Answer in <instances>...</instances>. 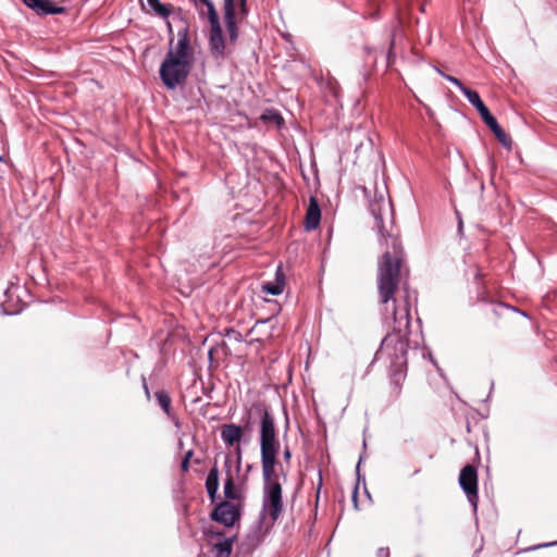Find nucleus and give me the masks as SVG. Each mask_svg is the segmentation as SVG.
I'll use <instances>...</instances> for the list:
<instances>
[{
    "mask_svg": "<svg viewBox=\"0 0 557 557\" xmlns=\"http://www.w3.org/2000/svg\"><path fill=\"white\" fill-rule=\"evenodd\" d=\"M467 431L470 432V423L467 422Z\"/></svg>",
    "mask_w": 557,
    "mask_h": 557,
    "instance_id": "nucleus-44",
    "label": "nucleus"
},
{
    "mask_svg": "<svg viewBox=\"0 0 557 557\" xmlns=\"http://www.w3.org/2000/svg\"><path fill=\"white\" fill-rule=\"evenodd\" d=\"M283 457H284V460L286 462H289V460L292 458V451H290L288 446L285 447L284 453H283Z\"/></svg>",
    "mask_w": 557,
    "mask_h": 557,
    "instance_id": "nucleus-31",
    "label": "nucleus"
},
{
    "mask_svg": "<svg viewBox=\"0 0 557 557\" xmlns=\"http://www.w3.org/2000/svg\"><path fill=\"white\" fill-rule=\"evenodd\" d=\"M248 429V425H245ZM244 437V428L242 425L230 423L221 428V438L226 446L233 447L239 444Z\"/></svg>",
    "mask_w": 557,
    "mask_h": 557,
    "instance_id": "nucleus-10",
    "label": "nucleus"
},
{
    "mask_svg": "<svg viewBox=\"0 0 557 557\" xmlns=\"http://www.w3.org/2000/svg\"><path fill=\"white\" fill-rule=\"evenodd\" d=\"M552 546H557V541L549 542V543L539 544V545H535V546L529 547V548H527L525 550H536V549H540V548H544V547H552Z\"/></svg>",
    "mask_w": 557,
    "mask_h": 557,
    "instance_id": "nucleus-27",
    "label": "nucleus"
},
{
    "mask_svg": "<svg viewBox=\"0 0 557 557\" xmlns=\"http://www.w3.org/2000/svg\"><path fill=\"white\" fill-rule=\"evenodd\" d=\"M382 349H383V339H381V342H380L379 348H377V350L375 352V356H374V360L379 359V356H380Z\"/></svg>",
    "mask_w": 557,
    "mask_h": 557,
    "instance_id": "nucleus-33",
    "label": "nucleus"
},
{
    "mask_svg": "<svg viewBox=\"0 0 557 557\" xmlns=\"http://www.w3.org/2000/svg\"><path fill=\"white\" fill-rule=\"evenodd\" d=\"M442 77L454 84L460 90V92L467 98V100L471 97V95L476 92V90L467 87L459 78L455 76L442 74Z\"/></svg>",
    "mask_w": 557,
    "mask_h": 557,
    "instance_id": "nucleus-20",
    "label": "nucleus"
},
{
    "mask_svg": "<svg viewBox=\"0 0 557 557\" xmlns=\"http://www.w3.org/2000/svg\"><path fill=\"white\" fill-rule=\"evenodd\" d=\"M143 387L145 389V394H146L147 398H150V391H149V387H148V384H147V381L145 377H143Z\"/></svg>",
    "mask_w": 557,
    "mask_h": 557,
    "instance_id": "nucleus-32",
    "label": "nucleus"
},
{
    "mask_svg": "<svg viewBox=\"0 0 557 557\" xmlns=\"http://www.w3.org/2000/svg\"><path fill=\"white\" fill-rule=\"evenodd\" d=\"M385 363L388 362L389 404L398 400L408 371L410 314L407 307L397 309L394 297L399 284L408 288L409 268L398 235L385 232Z\"/></svg>",
    "mask_w": 557,
    "mask_h": 557,
    "instance_id": "nucleus-1",
    "label": "nucleus"
},
{
    "mask_svg": "<svg viewBox=\"0 0 557 557\" xmlns=\"http://www.w3.org/2000/svg\"><path fill=\"white\" fill-rule=\"evenodd\" d=\"M147 4L156 15L166 18L170 13L171 9L166 5L160 2V0H147Z\"/></svg>",
    "mask_w": 557,
    "mask_h": 557,
    "instance_id": "nucleus-19",
    "label": "nucleus"
},
{
    "mask_svg": "<svg viewBox=\"0 0 557 557\" xmlns=\"http://www.w3.org/2000/svg\"><path fill=\"white\" fill-rule=\"evenodd\" d=\"M362 191L368 201V210L375 221L374 230L376 231L379 240L381 242L383 238V197L381 195H377L376 188L373 197L371 196L370 190L364 186L362 187Z\"/></svg>",
    "mask_w": 557,
    "mask_h": 557,
    "instance_id": "nucleus-7",
    "label": "nucleus"
},
{
    "mask_svg": "<svg viewBox=\"0 0 557 557\" xmlns=\"http://www.w3.org/2000/svg\"><path fill=\"white\" fill-rule=\"evenodd\" d=\"M11 293H12V289H11V288H8V289L4 292V295H5L7 297H9V296L11 295Z\"/></svg>",
    "mask_w": 557,
    "mask_h": 557,
    "instance_id": "nucleus-41",
    "label": "nucleus"
},
{
    "mask_svg": "<svg viewBox=\"0 0 557 557\" xmlns=\"http://www.w3.org/2000/svg\"><path fill=\"white\" fill-rule=\"evenodd\" d=\"M321 209L315 197L311 196L306 212L305 228L306 231H313L320 225Z\"/></svg>",
    "mask_w": 557,
    "mask_h": 557,
    "instance_id": "nucleus-11",
    "label": "nucleus"
},
{
    "mask_svg": "<svg viewBox=\"0 0 557 557\" xmlns=\"http://www.w3.org/2000/svg\"><path fill=\"white\" fill-rule=\"evenodd\" d=\"M215 352L216 355H222L223 357H227L231 355L230 347L224 341H221V343H218L215 345Z\"/></svg>",
    "mask_w": 557,
    "mask_h": 557,
    "instance_id": "nucleus-25",
    "label": "nucleus"
},
{
    "mask_svg": "<svg viewBox=\"0 0 557 557\" xmlns=\"http://www.w3.org/2000/svg\"><path fill=\"white\" fill-rule=\"evenodd\" d=\"M382 553H383V548H382V547L377 548V550H376V556H377V557H381V554H382Z\"/></svg>",
    "mask_w": 557,
    "mask_h": 557,
    "instance_id": "nucleus-40",
    "label": "nucleus"
},
{
    "mask_svg": "<svg viewBox=\"0 0 557 557\" xmlns=\"http://www.w3.org/2000/svg\"><path fill=\"white\" fill-rule=\"evenodd\" d=\"M455 214H456V218H457V222L459 220H462L461 213H460V211L458 209H455Z\"/></svg>",
    "mask_w": 557,
    "mask_h": 557,
    "instance_id": "nucleus-37",
    "label": "nucleus"
},
{
    "mask_svg": "<svg viewBox=\"0 0 557 557\" xmlns=\"http://www.w3.org/2000/svg\"><path fill=\"white\" fill-rule=\"evenodd\" d=\"M200 1L208 9V18H209L210 26L221 24L219 15L216 13V10H215V7H214L213 2L211 0H200Z\"/></svg>",
    "mask_w": 557,
    "mask_h": 557,
    "instance_id": "nucleus-21",
    "label": "nucleus"
},
{
    "mask_svg": "<svg viewBox=\"0 0 557 557\" xmlns=\"http://www.w3.org/2000/svg\"><path fill=\"white\" fill-rule=\"evenodd\" d=\"M214 355H216V352H215V346H214V347H211V348L209 349L208 357H209L210 361H212V359H213V356H214Z\"/></svg>",
    "mask_w": 557,
    "mask_h": 557,
    "instance_id": "nucleus-34",
    "label": "nucleus"
},
{
    "mask_svg": "<svg viewBox=\"0 0 557 557\" xmlns=\"http://www.w3.org/2000/svg\"><path fill=\"white\" fill-rule=\"evenodd\" d=\"M239 13L243 17L248 15L247 0H239Z\"/></svg>",
    "mask_w": 557,
    "mask_h": 557,
    "instance_id": "nucleus-28",
    "label": "nucleus"
},
{
    "mask_svg": "<svg viewBox=\"0 0 557 557\" xmlns=\"http://www.w3.org/2000/svg\"><path fill=\"white\" fill-rule=\"evenodd\" d=\"M428 356H429V360H430L434 366H437V362H436V360L433 358L432 354H431V352H429V355H428Z\"/></svg>",
    "mask_w": 557,
    "mask_h": 557,
    "instance_id": "nucleus-38",
    "label": "nucleus"
},
{
    "mask_svg": "<svg viewBox=\"0 0 557 557\" xmlns=\"http://www.w3.org/2000/svg\"><path fill=\"white\" fill-rule=\"evenodd\" d=\"M377 292L381 301H383V255L377 257Z\"/></svg>",
    "mask_w": 557,
    "mask_h": 557,
    "instance_id": "nucleus-22",
    "label": "nucleus"
},
{
    "mask_svg": "<svg viewBox=\"0 0 557 557\" xmlns=\"http://www.w3.org/2000/svg\"><path fill=\"white\" fill-rule=\"evenodd\" d=\"M458 482L461 490L466 494L467 499L473 509V512L476 513L479 503L476 468L472 465H466L459 473Z\"/></svg>",
    "mask_w": 557,
    "mask_h": 557,
    "instance_id": "nucleus-5",
    "label": "nucleus"
},
{
    "mask_svg": "<svg viewBox=\"0 0 557 557\" xmlns=\"http://www.w3.org/2000/svg\"><path fill=\"white\" fill-rule=\"evenodd\" d=\"M223 492H224V497L228 502L235 500V502L242 503L244 500V494L236 488L234 479L230 474L225 479Z\"/></svg>",
    "mask_w": 557,
    "mask_h": 557,
    "instance_id": "nucleus-14",
    "label": "nucleus"
},
{
    "mask_svg": "<svg viewBox=\"0 0 557 557\" xmlns=\"http://www.w3.org/2000/svg\"><path fill=\"white\" fill-rule=\"evenodd\" d=\"M194 57L189 41L188 26L177 32V44L165 54L161 63L159 73L164 86L173 90L184 84L190 73Z\"/></svg>",
    "mask_w": 557,
    "mask_h": 557,
    "instance_id": "nucleus-3",
    "label": "nucleus"
},
{
    "mask_svg": "<svg viewBox=\"0 0 557 557\" xmlns=\"http://www.w3.org/2000/svg\"><path fill=\"white\" fill-rule=\"evenodd\" d=\"M178 446H180V447H183V441H180V442H178Z\"/></svg>",
    "mask_w": 557,
    "mask_h": 557,
    "instance_id": "nucleus-46",
    "label": "nucleus"
},
{
    "mask_svg": "<svg viewBox=\"0 0 557 557\" xmlns=\"http://www.w3.org/2000/svg\"><path fill=\"white\" fill-rule=\"evenodd\" d=\"M242 516L239 505L232 502H221L211 512V520L219 522L225 527H233L239 521Z\"/></svg>",
    "mask_w": 557,
    "mask_h": 557,
    "instance_id": "nucleus-6",
    "label": "nucleus"
},
{
    "mask_svg": "<svg viewBox=\"0 0 557 557\" xmlns=\"http://www.w3.org/2000/svg\"><path fill=\"white\" fill-rule=\"evenodd\" d=\"M457 234H458V236L460 238L463 237V235H465V232H463V221L462 220H459L457 222Z\"/></svg>",
    "mask_w": 557,
    "mask_h": 557,
    "instance_id": "nucleus-29",
    "label": "nucleus"
},
{
    "mask_svg": "<svg viewBox=\"0 0 557 557\" xmlns=\"http://www.w3.org/2000/svg\"><path fill=\"white\" fill-rule=\"evenodd\" d=\"M225 459H226V465H228V462H230V456H226V458H225Z\"/></svg>",
    "mask_w": 557,
    "mask_h": 557,
    "instance_id": "nucleus-45",
    "label": "nucleus"
},
{
    "mask_svg": "<svg viewBox=\"0 0 557 557\" xmlns=\"http://www.w3.org/2000/svg\"><path fill=\"white\" fill-rule=\"evenodd\" d=\"M205 485H206L208 496L213 502L216 496L218 490H219V469H218L216 465H214L210 469V471L207 475Z\"/></svg>",
    "mask_w": 557,
    "mask_h": 557,
    "instance_id": "nucleus-13",
    "label": "nucleus"
},
{
    "mask_svg": "<svg viewBox=\"0 0 557 557\" xmlns=\"http://www.w3.org/2000/svg\"><path fill=\"white\" fill-rule=\"evenodd\" d=\"M285 285L284 274L281 271V268L277 269L275 273V281L274 282H268L263 285V290L267 294L276 296L283 293Z\"/></svg>",
    "mask_w": 557,
    "mask_h": 557,
    "instance_id": "nucleus-15",
    "label": "nucleus"
},
{
    "mask_svg": "<svg viewBox=\"0 0 557 557\" xmlns=\"http://www.w3.org/2000/svg\"><path fill=\"white\" fill-rule=\"evenodd\" d=\"M194 456V450L193 449H189L188 451L185 453L183 459H182V462H181V470L186 473L189 471V468H190V459L193 458Z\"/></svg>",
    "mask_w": 557,
    "mask_h": 557,
    "instance_id": "nucleus-24",
    "label": "nucleus"
},
{
    "mask_svg": "<svg viewBox=\"0 0 557 557\" xmlns=\"http://www.w3.org/2000/svg\"><path fill=\"white\" fill-rule=\"evenodd\" d=\"M23 3L37 14H59L64 11L63 7L53 5L49 0H22Z\"/></svg>",
    "mask_w": 557,
    "mask_h": 557,
    "instance_id": "nucleus-12",
    "label": "nucleus"
},
{
    "mask_svg": "<svg viewBox=\"0 0 557 557\" xmlns=\"http://www.w3.org/2000/svg\"><path fill=\"white\" fill-rule=\"evenodd\" d=\"M235 536L223 539L213 545L214 557H231Z\"/></svg>",
    "mask_w": 557,
    "mask_h": 557,
    "instance_id": "nucleus-16",
    "label": "nucleus"
},
{
    "mask_svg": "<svg viewBox=\"0 0 557 557\" xmlns=\"http://www.w3.org/2000/svg\"><path fill=\"white\" fill-rule=\"evenodd\" d=\"M260 120L265 124H275L281 126L284 123V119L281 113L275 109H265L260 115Z\"/></svg>",
    "mask_w": 557,
    "mask_h": 557,
    "instance_id": "nucleus-17",
    "label": "nucleus"
},
{
    "mask_svg": "<svg viewBox=\"0 0 557 557\" xmlns=\"http://www.w3.org/2000/svg\"><path fill=\"white\" fill-rule=\"evenodd\" d=\"M352 499L355 502V505L357 506V491L354 492Z\"/></svg>",
    "mask_w": 557,
    "mask_h": 557,
    "instance_id": "nucleus-39",
    "label": "nucleus"
},
{
    "mask_svg": "<svg viewBox=\"0 0 557 557\" xmlns=\"http://www.w3.org/2000/svg\"><path fill=\"white\" fill-rule=\"evenodd\" d=\"M209 50L215 60H222L226 57V46L221 24L210 26Z\"/></svg>",
    "mask_w": 557,
    "mask_h": 557,
    "instance_id": "nucleus-8",
    "label": "nucleus"
},
{
    "mask_svg": "<svg viewBox=\"0 0 557 557\" xmlns=\"http://www.w3.org/2000/svg\"><path fill=\"white\" fill-rule=\"evenodd\" d=\"M224 21L225 27L231 42H235L238 38V27L236 22V12L234 0H224Z\"/></svg>",
    "mask_w": 557,
    "mask_h": 557,
    "instance_id": "nucleus-9",
    "label": "nucleus"
},
{
    "mask_svg": "<svg viewBox=\"0 0 557 557\" xmlns=\"http://www.w3.org/2000/svg\"><path fill=\"white\" fill-rule=\"evenodd\" d=\"M388 555H389V550L387 547H385V557H388Z\"/></svg>",
    "mask_w": 557,
    "mask_h": 557,
    "instance_id": "nucleus-43",
    "label": "nucleus"
},
{
    "mask_svg": "<svg viewBox=\"0 0 557 557\" xmlns=\"http://www.w3.org/2000/svg\"><path fill=\"white\" fill-rule=\"evenodd\" d=\"M253 409L260 417L259 442L263 479L261 513L265 520L274 524L284 509L283 490L276 473V467L280 466V441L275 419L270 409L263 404L253 405Z\"/></svg>",
    "mask_w": 557,
    "mask_h": 557,
    "instance_id": "nucleus-2",
    "label": "nucleus"
},
{
    "mask_svg": "<svg viewBox=\"0 0 557 557\" xmlns=\"http://www.w3.org/2000/svg\"><path fill=\"white\" fill-rule=\"evenodd\" d=\"M1 310H2V313L7 314V315L16 314L18 312L17 310L8 309L4 304L1 305Z\"/></svg>",
    "mask_w": 557,
    "mask_h": 557,
    "instance_id": "nucleus-30",
    "label": "nucleus"
},
{
    "mask_svg": "<svg viewBox=\"0 0 557 557\" xmlns=\"http://www.w3.org/2000/svg\"><path fill=\"white\" fill-rule=\"evenodd\" d=\"M388 203H389V207H391L392 222H394V206H393V202H392V199H391L389 196H388Z\"/></svg>",
    "mask_w": 557,
    "mask_h": 557,
    "instance_id": "nucleus-35",
    "label": "nucleus"
},
{
    "mask_svg": "<svg viewBox=\"0 0 557 557\" xmlns=\"http://www.w3.org/2000/svg\"><path fill=\"white\" fill-rule=\"evenodd\" d=\"M223 335L236 343H242L244 341L242 333L234 329H225Z\"/></svg>",
    "mask_w": 557,
    "mask_h": 557,
    "instance_id": "nucleus-23",
    "label": "nucleus"
},
{
    "mask_svg": "<svg viewBox=\"0 0 557 557\" xmlns=\"http://www.w3.org/2000/svg\"><path fill=\"white\" fill-rule=\"evenodd\" d=\"M468 101L475 108L482 121L491 129V132L494 134L496 139L502 144V146L507 149H511L512 140L510 136L502 128L496 117L490 112L488 108L481 99L479 92L476 91L473 95H471Z\"/></svg>",
    "mask_w": 557,
    "mask_h": 557,
    "instance_id": "nucleus-4",
    "label": "nucleus"
},
{
    "mask_svg": "<svg viewBox=\"0 0 557 557\" xmlns=\"http://www.w3.org/2000/svg\"><path fill=\"white\" fill-rule=\"evenodd\" d=\"M235 456H236V462H237V470H239L240 465H242V457H243V449H242L240 443L235 445Z\"/></svg>",
    "mask_w": 557,
    "mask_h": 557,
    "instance_id": "nucleus-26",
    "label": "nucleus"
},
{
    "mask_svg": "<svg viewBox=\"0 0 557 557\" xmlns=\"http://www.w3.org/2000/svg\"><path fill=\"white\" fill-rule=\"evenodd\" d=\"M436 72L442 76V74H445L442 70L436 67Z\"/></svg>",
    "mask_w": 557,
    "mask_h": 557,
    "instance_id": "nucleus-42",
    "label": "nucleus"
},
{
    "mask_svg": "<svg viewBox=\"0 0 557 557\" xmlns=\"http://www.w3.org/2000/svg\"><path fill=\"white\" fill-rule=\"evenodd\" d=\"M159 406L168 417L172 416L171 397L166 391H158L154 394Z\"/></svg>",
    "mask_w": 557,
    "mask_h": 557,
    "instance_id": "nucleus-18",
    "label": "nucleus"
},
{
    "mask_svg": "<svg viewBox=\"0 0 557 557\" xmlns=\"http://www.w3.org/2000/svg\"><path fill=\"white\" fill-rule=\"evenodd\" d=\"M385 58H386V64H385V66H388V65H389V63H391V59H392V54H391V52H389V51L385 54Z\"/></svg>",
    "mask_w": 557,
    "mask_h": 557,
    "instance_id": "nucleus-36",
    "label": "nucleus"
}]
</instances>
